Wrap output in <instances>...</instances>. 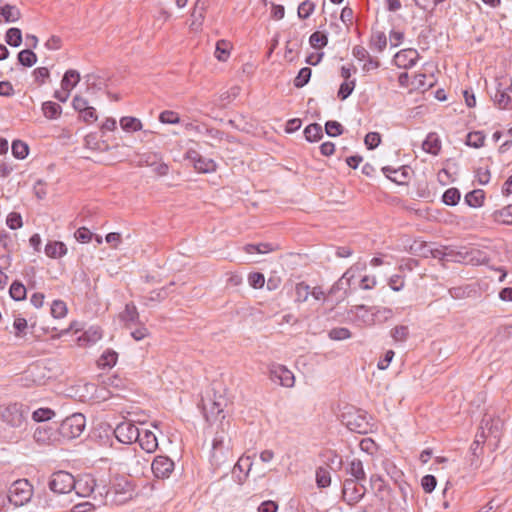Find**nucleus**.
<instances>
[{
  "label": "nucleus",
  "instance_id": "0e129e2a",
  "mask_svg": "<svg viewBox=\"0 0 512 512\" xmlns=\"http://www.w3.org/2000/svg\"><path fill=\"white\" fill-rule=\"evenodd\" d=\"M437 485V480L433 475H425L421 480V486L426 493H431Z\"/></svg>",
  "mask_w": 512,
  "mask_h": 512
},
{
  "label": "nucleus",
  "instance_id": "aec40b11",
  "mask_svg": "<svg viewBox=\"0 0 512 512\" xmlns=\"http://www.w3.org/2000/svg\"><path fill=\"white\" fill-rule=\"evenodd\" d=\"M463 259L472 265H482L489 261L487 253L477 248H471L469 251H466Z\"/></svg>",
  "mask_w": 512,
  "mask_h": 512
},
{
  "label": "nucleus",
  "instance_id": "6ab92c4d",
  "mask_svg": "<svg viewBox=\"0 0 512 512\" xmlns=\"http://www.w3.org/2000/svg\"><path fill=\"white\" fill-rule=\"evenodd\" d=\"M12 240L6 233L0 235V270L7 269L11 264Z\"/></svg>",
  "mask_w": 512,
  "mask_h": 512
},
{
  "label": "nucleus",
  "instance_id": "7ed1b4c3",
  "mask_svg": "<svg viewBox=\"0 0 512 512\" xmlns=\"http://www.w3.org/2000/svg\"><path fill=\"white\" fill-rule=\"evenodd\" d=\"M6 497L12 505L23 506L32 499L33 487L28 480L19 479L10 486Z\"/></svg>",
  "mask_w": 512,
  "mask_h": 512
},
{
  "label": "nucleus",
  "instance_id": "f8f14e48",
  "mask_svg": "<svg viewBox=\"0 0 512 512\" xmlns=\"http://www.w3.org/2000/svg\"><path fill=\"white\" fill-rule=\"evenodd\" d=\"M399 493L401 495V501H390L388 508L391 512H398L399 510H405L407 507V501L412 496V488L405 481L396 482Z\"/></svg>",
  "mask_w": 512,
  "mask_h": 512
},
{
  "label": "nucleus",
  "instance_id": "2f4dec72",
  "mask_svg": "<svg viewBox=\"0 0 512 512\" xmlns=\"http://www.w3.org/2000/svg\"><path fill=\"white\" fill-rule=\"evenodd\" d=\"M203 411L207 420L215 418L222 412V404L219 401L203 402Z\"/></svg>",
  "mask_w": 512,
  "mask_h": 512
},
{
  "label": "nucleus",
  "instance_id": "49530a36",
  "mask_svg": "<svg viewBox=\"0 0 512 512\" xmlns=\"http://www.w3.org/2000/svg\"><path fill=\"white\" fill-rule=\"evenodd\" d=\"M9 293L14 300L20 301L26 297V288L22 283L15 281L11 284Z\"/></svg>",
  "mask_w": 512,
  "mask_h": 512
},
{
  "label": "nucleus",
  "instance_id": "0eeeda50",
  "mask_svg": "<svg viewBox=\"0 0 512 512\" xmlns=\"http://www.w3.org/2000/svg\"><path fill=\"white\" fill-rule=\"evenodd\" d=\"M139 429L131 421H124L119 423L114 429L116 439L123 444H132L139 438Z\"/></svg>",
  "mask_w": 512,
  "mask_h": 512
},
{
  "label": "nucleus",
  "instance_id": "4be33fe9",
  "mask_svg": "<svg viewBox=\"0 0 512 512\" xmlns=\"http://www.w3.org/2000/svg\"><path fill=\"white\" fill-rule=\"evenodd\" d=\"M45 254L50 258H61L67 254V247L63 242L50 241L45 246Z\"/></svg>",
  "mask_w": 512,
  "mask_h": 512
},
{
  "label": "nucleus",
  "instance_id": "052dcab7",
  "mask_svg": "<svg viewBox=\"0 0 512 512\" xmlns=\"http://www.w3.org/2000/svg\"><path fill=\"white\" fill-rule=\"evenodd\" d=\"M248 283L251 287L255 289L262 288L265 283L264 275L259 272L250 273L248 276Z\"/></svg>",
  "mask_w": 512,
  "mask_h": 512
},
{
  "label": "nucleus",
  "instance_id": "4468645a",
  "mask_svg": "<svg viewBox=\"0 0 512 512\" xmlns=\"http://www.w3.org/2000/svg\"><path fill=\"white\" fill-rule=\"evenodd\" d=\"M96 487V481L91 475H84L75 479V486L72 491L79 497H88Z\"/></svg>",
  "mask_w": 512,
  "mask_h": 512
},
{
  "label": "nucleus",
  "instance_id": "e433bc0d",
  "mask_svg": "<svg viewBox=\"0 0 512 512\" xmlns=\"http://www.w3.org/2000/svg\"><path fill=\"white\" fill-rule=\"evenodd\" d=\"M120 318L126 325L134 323L138 319V312L133 304H126L124 311L120 314Z\"/></svg>",
  "mask_w": 512,
  "mask_h": 512
},
{
  "label": "nucleus",
  "instance_id": "dca6fc26",
  "mask_svg": "<svg viewBox=\"0 0 512 512\" xmlns=\"http://www.w3.org/2000/svg\"><path fill=\"white\" fill-rule=\"evenodd\" d=\"M511 82L504 80L497 84L494 101L500 108H507L511 103Z\"/></svg>",
  "mask_w": 512,
  "mask_h": 512
},
{
  "label": "nucleus",
  "instance_id": "09e8293b",
  "mask_svg": "<svg viewBox=\"0 0 512 512\" xmlns=\"http://www.w3.org/2000/svg\"><path fill=\"white\" fill-rule=\"evenodd\" d=\"M328 38L325 34L316 31L309 38L310 45L315 49H321L327 45Z\"/></svg>",
  "mask_w": 512,
  "mask_h": 512
},
{
  "label": "nucleus",
  "instance_id": "6e6552de",
  "mask_svg": "<svg viewBox=\"0 0 512 512\" xmlns=\"http://www.w3.org/2000/svg\"><path fill=\"white\" fill-rule=\"evenodd\" d=\"M185 159L189 160L199 173H211L214 172L217 167L214 160L203 157L194 149H189L185 153Z\"/></svg>",
  "mask_w": 512,
  "mask_h": 512
},
{
  "label": "nucleus",
  "instance_id": "a19ab883",
  "mask_svg": "<svg viewBox=\"0 0 512 512\" xmlns=\"http://www.w3.org/2000/svg\"><path fill=\"white\" fill-rule=\"evenodd\" d=\"M50 310L51 315L56 319L64 318L68 311L66 303L62 300H54Z\"/></svg>",
  "mask_w": 512,
  "mask_h": 512
},
{
  "label": "nucleus",
  "instance_id": "bf43d9fd",
  "mask_svg": "<svg viewBox=\"0 0 512 512\" xmlns=\"http://www.w3.org/2000/svg\"><path fill=\"white\" fill-rule=\"evenodd\" d=\"M325 131L331 137H336L342 134L343 127L337 121H327L325 124Z\"/></svg>",
  "mask_w": 512,
  "mask_h": 512
},
{
  "label": "nucleus",
  "instance_id": "603ef678",
  "mask_svg": "<svg viewBox=\"0 0 512 512\" xmlns=\"http://www.w3.org/2000/svg\"><path fill=\"white\" fill-rule=\"evenodd\" d=\"M159 121L163 124H178L180 123V117L175 111L165 110L160 113Z\"/></svg>",
  "mask_w": 512,
  "mask_h": 512
},
{
  "label": "nucleus",
  "instance_id": "a211bd4d",
  "mask_svg": "<svg viewBox=\"0 0 512 512\" xmlns=\"http://www.w3.org/2000/svg\"><path fill=\"white\" fill-rule=\"evenodd\" d=\"M137 442L140 447L147 453H153L158 448V440L154 432L148 429H141Z\"/></svg>",
  "mask_w": 512,
  "mask_h": 512
},
{
  "label": "nucleus",
  "instance_id": "69168bd1",
  "mask_svg": "<svg viewBox=\"0 0 512 512\" xmlns=\"http://www.w3.org/2000/svg\"><path fill=\"white\" fill-rule=\"evenodd\" d=\"M80 118L86 123H93L97 120L98 116L94 107L89 106L83 111L79 112Z\"/></svg>",
  "mask_w": 512,
  "mask_h": 512
},
{
  "label": "nucleus",
  "instance_id": "f704fd0d",
  "mask_svg": "<svg viewBox=\"0 0 512 512\" xmlns=\"http://www.w3.org/2000/svg\"><path fill=\"white\" fill-rule=\"evenodd\" d=\"M322 134H323L322 127H321V125H319L317 123L308 125L304 130L305 138L310 142L320 140L322 137Z\"/></svg>",
  "mask_w": 512,
  "mask_h": 512
},
{
  "label": "nucleus",
  "instance_id": "473e14b6",
  "mask_svg": "<svg viewBox=\"0 0 512 512\" xmlns=\"http://www.w3.org/2000/svg\"><path fill=\"white\" fill-rule=\"evenodd\" d=\"M12 154L17 159H25L29 153V146L21 140H14L11 146Z\"/></svg>",
  "mask_w": 512,
  "mask_h": 512
},
{
  "label": "nucleus",
  "instance_id": "7c9ffc66",
  "mask_svg": "<svg viewBox=\"0 0 512 512\" xmlns=\"http://www.w3.org/2000/svg\"><path fill=\"white\" fill-rule=\"evenodd\" d=\"M43 368L39 365L30 366L25 371V380H31L33 384H41L45 375L42 373Z\"/></svg>",
  "mask_w": 512,
  "mask_h": 512
},
{
  "label": "nucleus",
  "instance_id": "3c124183",
  "mask_svg": "<svg viewBox=\"0 0 512 512\" xmlns=\"http://www.w3.org/2000/svg\"><path fill=\"white\" fill-rule=\"evenodd\" d=\"M442 199L445 204L454 206L460 200V192L456 188H449L444 192Z\"/></svg>",
  "mask_w": 512,
  "mask_h": 512
},
{
  "label": "nucleus",
  "instance_id": "20e7f679",
  "mask_svg": "<svg viewBox=\"0 0 512 512\" xmlns=\"http://www.w3.org/2000/svg\"><path fill=\"white\" fill-rule=\"evenodd\" d=\"M85 426V416L82 413H74L62 421L59 431L64 438L74 439L83 433Z\"/></svg>",
  "mask_w": 512,
  "mask_h": 512
},
{
  "label": "nucleus",
  "instance_id": "393cba45",
  "mask_svg": "<svg viewBox=\"0 0 512 512\" xmlns=\"http://www.w3.org/2000/svg\"><path fill=\"white\" fill-rule=\"evenodd\" d=\"M0 16L3 18L4 22L12 23L20 18L21 13L16 6L6 4L0 7Z\"/></svg>",
  "mask_w": 512,
  "mask_h": 512
},
{
  "label": "nucleus",
  "instance_id": "e2e57ef3",
  "mask_svg": "<svg viewBox=\"0 0 512 512\" xmlns=\"http://www.w3.org/2000/svg\"><path fill=\"white\" fill-rule=\"evenodd\" d=\"M364 142L368 149H374L380 144L381 136L377 132H369L366 134Z\"/></svg>",
  "mask_w": 512,
  "mask_h": 512
},
{
  "label": "nucleus",
  "instance_id": "1a4fd4ad",
  "mask_svg": "<svg viewBox=\"0 0 512 512\" xmlns=\"http://www.w3.org/2000/svg\"><path fill=\"white\" fill-rule=\"evenodd\" d=\"M175 469V463L168 456L158 455L151 463V470L158 479H167Z\"/></svg>",
  "mask_w": 512,
  "mask_h": 512
},
{
  "label": "nucleus",
  "instance_id": "a18cd8bd",
  "mask_svg": "<svg viewBox=\"0 0 512 512\" xmlns=\"http://www.w3.org/2000/svg\"><path fill=\"white\" fill-rule=\"evenodd\" d=\"M55 412L50 408H39L32 413V419L35 422H44L52 419Z\"/></svg>",
  "mask_w": 512,
  "mask_h": 512
},
{
  "label": "nucleus",
  "instance_id": "680f3d73",
  "mask_svg": "<svg viewBox=\"0 0 512 512\" xmlns=\"http://www.w3.org/2000/svg\"><path fill=\"white\" fill-rule=\"evenodd\" d=\"M74 236L78 242L88 243L91 241L93 234L88 228L80 227L79 229L76 230Z\"/></svg>",
  "mask_w": 512,
  "mask_h": 512
},
{
  "label": "nucleus",
  "instance_id": "412c9836",
  "mask_svg": "<svg viewBox=\"0 0 512 512\" xmlns=\"http://www.w3.org/2000/svg\"><path fill=\"white\" fill-rule=\"evenodd\" d=\"M482 424L487 430L488 436L490 439H494L495 442H498L500 438V432L502 428V422L500 419H492V418H484L482 420Z\"/></svg>",
  "mask_w": 512,
  "mask_h": 512
},
{
  "label": "nucleus",
  "instance_id": "423d86ee",
  "mask_svg": "<svg viewBox=\"0 0 512 512\" xmlns=\"http://www.w3.org/2000/svg\"><path fill=\"white\" fill-rule=\"evenodd\" d=\"M366 487L354 479H346L343 483V499L349 505L358 503L365 495Z\"/></svg>",
  "mask_w": 512,
  "mask_h": 512
},
{
  "label": "nucleus",
  "instance_id": "6e6d98bb",
  "mask_svg": "<svg viewBox=\"0 0 512 512\" xmlns=\"http://www.w3.org/2000/svg\"><path fill=\"white\" fill-rule=\"evenodd\" d=\"M315 9L314 2L310 0L303 1L298 7V16L301 19H307Z\"/></svg>",
  "mask_w": 512,
  "mask_h": 512
},
{
  "label": "nucleus",
  "instance_id": "c03bdc74",
  "mask_svg": "<svg viewBox=\"0 0 512 512\" xmlns=\"http://www.w3.org/2000/svg\"><path fill=\"white\" fill-rule=\"evenodd\" d=\"M328 336L331 340L341 341L349 339L352 336V334L348 328L336 327L329 331Z\"/></svg>",
  "mask_w": 512,
  "mask_h": 512
},
{
  "label": "nucleus",
  "instance_id": "c9c22d12",
  "mask_svg": "<svg viewBox=\"0 0 512 512\" xmlns=\"http://www.w3.org/2000/svg\"><path fill=\"white\" fill-rule=\"evenodd\" d=\"M28 323L27 320L21 316H17L13 322V333L17 338H23L27 335Z\"/></svg>",
  "mask_w": 512,
  "mask_h": 512
},
{
  "label": "nucleus",
  "instance_id": "c85d7f7f",
  "mask_svg": "<svg viewBox=\"0 0 512 512\" xmlns=\"http://www.w3.org/2000/svg\"><path fill=\"white\" fill-rule=\"evenodd\" d=\"M42 112L47 119H57L62 113V108L55 102L46 101L42 104Z\"/></svg>",
  "mask_w": 512,
  "mask_h": 512
},
{
  "label": "nucleus",
  "instance_id": "72a5a7b5",
  "mask_svg": "<svg viewBox=\"0 0 512 512\" xmlns=\"http://www.w3.org/2000/svg\"><path fill=\"white\" fill-rule=\"evenodd\" d=\"M118 359V354L113 350H106L98 360V365L101 368L113 367Z\"/></svg>",
  "mask_w": 512,
  "mask_h": 512
},
{
  "label": "nucleus",
  "instance_id": "5701e85b",
  "mask_svg": "<svg viewBox=\"0 0 512 512\" xmlns=\"http://www.w3.org/2000/svg\"><path fill=\"white\" fill-rule=\"evenodd\" d=\"M422 149L432 155H438L441 150V141L436 133H429L422 143Z\"/></svg>",
  "mask_w": 512,
  "mask_h": 512
},
{
  "label": "nucleus",
  "instance_id": "338daca9",
  "mask_svg": "<svg viewBox=\"0 0 512 512\" xmlns=\"http://www.w3.org/2000/svg\"><path fill=\"white\" fill-rule=\"evenodd\" d=\"M372 43L378 51H383L387 45V39L383 32H378L373 35Z\"/></svg>",
  "mask_w": 512,
  "mask_h": 512
},
{
  "label": "nucleus",
  "instance_id": "39448f33",
  "mask_svg": "<svg viewBox=\"0 0 512 512\" xmlns=\"http://www.w3.org/2000/svg\"><path fill=\"white\" fill-rule=\"evenodd\" d=\"M48 486L54 493L70 494L75 486V478L69 472L57 471L51 475Z\"/></svg>",
  "mask_w": 512,
  "mask_h": 512
},
{
  "label": "nucleus",
  "instance_id": "4c0bfd02",
  "mask_svg": "<svg viewBox=\"0 0 512 512\" xmlns=\"http://www.w3.org/2000/svg\"><path fill=\"white\" fill-rule=\"evenodd\" d=\"M310 296V286L305 282L297 283L295 286V302L303 303Z\"/></svg>",
  "mask_w": 512,
  "mask_h": 512
},
{
  "label": "nucleus",
  "instance_id": "5fc2aeb1",
  "mask_svg": "<svg viewBox=\"0 0 512 512\" xmlns=\"http://www.w3.org/2000/svg\"><path fill=\"white\" fill-rule=\"evenodd\" d=\"M316 482L319 487H328L331 483L329 471L325 468H318L316 471Z\"/></svg>",
  "mask_w": 512,
  "mask_h": 512
},
{
  "label": "nucleus",
  "instance_id": "f3484780",
  "mask_svg": "<svg viewBox=\"0 0 512 512\" xmlns=\"http://www.w3.org/2000/svg\"><path fill=\"white\" fill-rule=\"evenodd\" d=\"M253 461L250 456H241L234 465L233 474L239 484H242L249 475Z\"/></svg>",
  "mask_w": 512,
  "mask_h": 512
},
{
  "label": "nucleus",
  "instance_id": "de8ad7c7",
  "mask_svg": "<svg viewBox=\"0 0 512 512\" xmlns=\"http://www.w3.org/2000/svg\"><path fill=\"white\" fill-rule=\"evenodd\" d=\"M415 252H418V254L422 257H428L429 254H431L433 257H438L440 254L439 250H432L426 243L420 242L415 244L411 247Z\"/></svg>",
  "mask_w": 512,
  "mask_h": 512
},
{
  "label": "nucleus",
  "instance_id": "2eb2a0df",
  "mask_svg": "<svg viewBox=\"0 0 512 512\" xmlns=\"http://www.w3.org/2000/svg\"><path fill=\"white\" fill-rule=\"evenodd\" d=\"M418 58L417 50L403 49L394 56V63L400 68L408 69L416 64Z\"/></svg>",
  "mask_w": 512,
  "mask_h": 512
},
{
  "label": "nucleus",
  "instance_id": "58836bf2",
  "mask_svg": "<svg viewBox=\"0 0 512 512\" xmlns=\"http://www.w3.org/2000/svg\"><path fill=\"white\" fill-rule=\"evenodd\" d=\"M230 43L225 40H219L216 44L215 57L219 61H226L230 55Z\"/></svg>",
  "mask_w": 512,
  "mask_h": 512
},
{
  "label": "nucleus",
  "instance_id": "bb28decb",
  "mask_svg": "<svg viewBox=\"0 0 512 512\" xmlns=\"http://www.w3.org/2000/svg\"><path fill=\"white\" fill-rule=\"evenodd\" d=\"M492 218L497 223L512 225V205H507L501 210L494 211Z\"/></svg>",
  "mask_w": 512,
  "mask_h": 512
},
{
  "label": "nucleus",
  "instance_id": "9d476101",
  "mask_svg": "<svg viewBox=\"0 0 512 512\" xmlns=\"http://www.w3.org/2000/svg\"><path fill=\"white\" fill-rule=\"evenodd\" d=\"M270 379L279 383L281 386L291 388L294 386L295 377L292 371H290L286 366L281 364H272L270 369Z\"/></svg>",
  "mask_w": 512,
  "mask_h": 512
},
{
  "label": "nucleus",
  "instance_id": "a878e982",
  "mask_svg": "<svg viewBox=\"0 0 512 512\" xmlns=\"http://www.w3.org/2000/svg\"><path fill=\"white\" fill-rule=\"evenodd\" d=\"M348 473L351 475V479H354L355 481H363L366 479L363 464L359 459H353L349 463Z\"/></svg>",
  "mask_w": 512,
  "mask_h": 512
},
{
  "label": "nucleus",
  "instance_id": "8fccbe9b",
  "mask_svg": "<svg viewBox=\"0 0 512 512\" xmlns=\"http://www.w3.org/2000/svg\"><path fill=\"white\" fill-rule=\"evenodd\" d=\"M356 85L355 79L352 80H344V82L340 85L339 91H338V97L341 100H345L348 98L351 93L353 92Z\"/></svg>",
  "mask_w": 512,
  "mask_h": 512
},
{
  "label": "nucleus",
  "instance_id": "f03ea898",
  "mask_svg": "<svg viewBox=\"0 0 512 512\" xmlns=\"http://www.w3.org/2000/svg\"><path fill=\"white\" fill-rule=\"evenodd\" d=\"M106 501L112 504H124L133 497V486L132 484L123 477H117L113 480L112 485L109 489H105Z\"/></svg>",
  "mask_w": 512,
  "mask_h": 512
},
{
  "label": "nucleus",
  "instance_id": "4d7b16f0",
  "mask_svg": "<svg viewBox=\"0 0 512 512\" xmlns=\"http://www.w3.org/2000/svg\"><path fill=\"white\" fill-rule=\"evenodd\" d=\"M244 250L249 254L259 253L264 254L272 250V246L268 243H261L258 245L248 244L244 247Z\"/></svg>",
  "mask_w": 512,
  "mask_h": 512
},
{
  "label": "nucleus",
  "instance_id": "774afa93",
  "mask_svg": "<svg viewBox=\"0 0 512 512\" xmlns=\"http://www.w3.org/2000/svg\"><path fill=\"white\" fill-rule=\"evenodd\" d=\"M33 438L37 443H46L50 439L49 430L43 427H37Z\"/></svg>",
  "mask_w": 512,
  "mask_h": 512
},
{
  "label": "nucleus",
  "instance_id": "13d9d810",
  "mask_svg": "<svg viewBox=\"0 0 512 512\" xmlns=\"http://www.w3.org/2000/svg\"><path fill=\"white\" fill-rule=\"evenodd\" d=\"M6 224L12 230L21 228L23 225L21 215L17 212H11L7 216Z\"/></svg>",
  "mask_w": 512,
  "mask_h": 512
},
{
  "label": "nucleus",
  "instance_id": "37998d69",
  "mask_svg": "<svg viewBox=\"0 0 512 512\" xmlns=\"http://www.w3.org/2000/svg\"><path fill=\"white\" fill-rule=\"evenodd\" d=\"M6 42L13 47H18L22 42V33L18 28H10L6 32Z\"/></svg>",
  "mask_w": 512,
  "mask_h": 512
},
{
  "label": "nucleus",
  "instance_id": "f257e3e1",
  "mask_svg": "<svg viewBox=\"0 0 512 512\" xmlns=\"http://www.w3.org/2000/svg\"><path fill=\"white\" fill-rule=\"evenodd\" d=\"M29 407L23 403H10L0 406V420L10 429L6 436L9 440H18L28 425Z\"/></svg>",
  "mask_w": 512,
  "mask_h": 512
},
{
  "label": "nucleus",
  "instance_id": "9b49d317",
  "mask_svg": "<svg viewBox=\"0 0 512 512\" xmlns=\"http://www.w3.org/2000/svg\"><path fill=\"white\" fill-rule=\"evenodd\" d=\"M366 264L365 263H356L351 268H349L343 276L331 287L330 293L334 294L338 290H344L346 293L347 289L351 288L352 286V280L356 276V272H361L365 270Z\"/></svg>",
  "mask_w": 512,
  "mask_h": 512
},
{
  "label": "nucleus",
  "instance_id": "c756f323",
  "mask_svg": "<svg viewBox=\"0 0 512 512\" xmlns=\"http://www.w3.org/2000/svg\"><path fill=\"white\" fill-rule=\"evenodd\" d=\"M120 126L124 131L135 132L142 129V122L140 119L131 116H125L120 119Z\"/></svg>",
  "mask_w": 512,
  "mask_h": 512
},
{
  "label": "nucleus",
  "instance_id": "79ce46f5",
  "mask_svg": "<svg viewBox=\"0 0 512 512\" xmlns=\"http://www.w3.org/2000/svg\"><path fill=\"white\" fill-rule=\"evenodd\" d=\"M18 61L26 67L33 66L37 61L36 54L31 51L30 49H25L19 52L18 54Z\"/></svg>",
  "mask_w": 512,
  "mask_h": 512
},
{
  "label": "nucleus",
  "instance_id": "864d4df0",
  "mask_svg": "<svg viewBox=\"0 0 512 512\" xmlns=\"http://www.w3.org/2000/svg\"><path fill=\"white\" fill-rule=\"evenodd\" d=\"M311 73H312V71L310 68H308V67L302 68L294 80L295 87L301 88V87L305 86L310 80Z\"/></svg>",
  "mask_w": 512,
  "mask_h": 512
},
{
  "label": "nucleus",
  "instance_id": "ddd939ff",
  "mask_svg": "<svg viewBox=\"0 0 512 512\" xmlns=\"http://www.w3.org/2000/svg\"><path fill=\"white\" fill-rule=\"evenodd\" d=\"M205 11V3L197 0L190 14V31L197 33L202 29V25L205 19Z\"/></svg>",
  "mask_w": 512,
  "mask_h": 512
},
{
  "label": "nucleus",
  "instance_id": "ea45409f",
  "mask_svg": "<svg viewBox=\"0 0 512 512\" xmlns=\"http://www.w3.org/2000/svg\"><path fill=\"white\" fill-rule=\"evenodd\" d=\"M485 135L481 131L470 132L466 138V144L473 148H480L484 145Z\"/></svg>",
  "mask_w": 512,
  "mask_h": 512
},
{
  "label": "nucleus",
  "instance_id": "b1692460",
  "mask_svg": "<svg viewBox=\"0 0 512 512\" xmlns=\"http://www.w3.org/2000/svg\"><path fill=\"white\" fill-rule=\"evenodd\" d=\"M80 81V73L77 70H67L61 80V88L63 90L72 91Z\"/></svg>",
  "mask_w": 512,
  "mask_h": 512
},
{
  "label": "nucleus",
  "instance_id": "cd10ccee",
  "mask_svg": "<svg viewBox=\"0 0 512 512\" xmlns=\"http://www.w3.org/2000/svg\"><path fill=\"white\" fill-rule=\"evenodd\" d=\"M485 199V193L481 189H475L465 196V202L467 205L473 208H478L483 205Z\"/></svg>",
  "mask_w": 512,
  "mask_h": 512
}]
</instances>
